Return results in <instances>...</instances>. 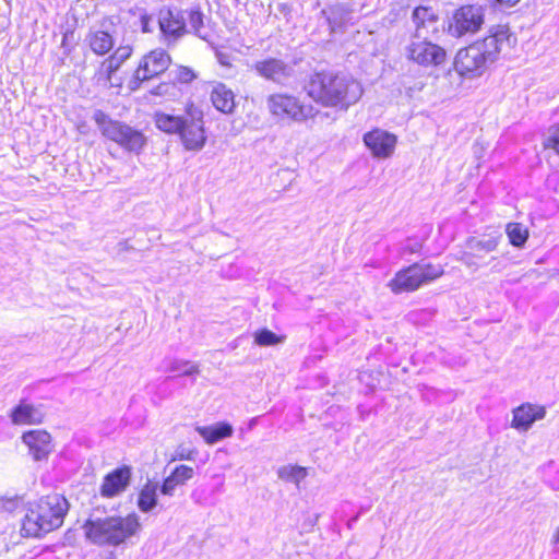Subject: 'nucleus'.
Listing matches in <instances>:
<instances>
[{
  "label": "nucleus",
  "instance_id": "1",
  "mask_svg": "<svg viewBox=\"0 0 559 559\" xmlns=\"http://www.w3.org/2000/svg\"><path fill=\"white\" fill-rule=\"evenodd\" d=\"M516 38L507 26L499 25L490 29L489 35L461 48L454 58V70L464 78L481 76L498 59L500 53L510 48Z\"/></svg>",
  "mask_w": 559,
  "mask_h": 559
},
{
  "label": "nucleus",
  "instance_id": "2",
  "mask_svg": "<svg viewBox=\"0 0 559 559\" xmlns=\"http://www.w3.org/2000/svg\"><path fill=\"white\" fill-rule=\"evenodd\" d=\"M308 95L325 107H336L343 110L356 104L362 93L361 84L346 73L318 72L314 73L307 86Z\"/></svg>",
  "mask_w": 559,
  "mask_h": 559
},
{
  "label": "nucleus",
  "instance_id": "3",
  "mask_svg": "<svg viewBox=\"0 0 559 559\" xmlns=\"http://www.w3.org/2000/svg\"><path fill=\"white\" fill-rule=\"evenodd\" d=\"M69 510L68 500L51 493L32 504L22 520L21 535L23 537L41 538L47 533L59 528Z\"/></svg>",
  "mask_w": 559,
  "mask_h": 559
},
{
  "label": "nucleus",
  "instance_id": "4",
  "mask_svg": "<svg viewBox=\"0 0 559 559\" xmlns=\"http://www.w3.org/2000/svg\"><path fill=\"white\" fill-rule=\"evenodd\" d=\"M155 126L158 130L179 135L181 143L188 151H201L206 142L203 112L190 104L182 115L157 112Z\"/></svg>",
  "mask_w": 559,
  "mask_h": 559
},
{
  "label": "nucleus",
  "instance_id": "5",
  "mask_svg": "<svg viewBox=\"0 0 559 559\" xmlns=\"http://www.w3.org/2000/svg\"><path fill=\"white\" fill-rule=\"evenodd\" d=\"M85 535L98 546L117 547L134 536L140 527L139 516L130 513L127 516H107L88 519L84 523Z\"/></svg>",
  "mask_w": 559,
  "mask_h": 559
},
{
  "label": "nucleus",
  "instance_id": "6",
  "mask_svg": "<svg viewBox=\"0 0 559 559\" xmlns=\"http://www.w3.org/2000/svg\"><path fill=\"white\" fill-rule=\"evenodd\" d=\"M444 273L441 264L415 262L395 273L388 286L394 294L411 293L430 284Z\"/></svg>",
  "mask_w": 559,
  "mask_h": 559
},
{
  "label": "nucleus",
  "instance_id": "7",
  "mask_svg": "<svg viewBox=\"0 0 559 559\" xmlns=\"http://www.w3.org/2000/svg\"><path fill=\"white\" fill-rule=\"evenodd\" d=\"M93 120L105 138L118 143L123 150L130 153L140 154L146 144V138L142 131L124 122L112 120L100 109L94 111Z\"/></svg>",
  "mask_w": 559,
  "mask_h": 559
},
{
  "label": "nucleus",
  "instance_id": "8",
  "mask_svg": "<svg viewBox=\"0 0 559 559\" xmlns=\"http://www.w3.org/2000/svg\"><path fill=\"white\" fill-rule=\"evenodd\" d=\"M406 53L409 60L425 68L442 66L447 60L445 49L428 40L420 32L414 34Z\"/></svg>",
  "mask_w": 559,
  "mask_h": 559
},
{
  "label": "nucleus",
  "instance_id": "9",
  "mask_svg": "<svg viewBox=\"0 0 559 559\" xmlns=\"http://www.w3.org/2000/svg\"><path fill=\"white\" fill-rule=\"evenodd\" d=\"M186 10L164 5L158 10L157 24L160 39L167 46H173L188 33Z\"/></svg>",
  "mask_w": 559,
  "mask_h": 559
},
{
  "label": "nucleus",
  "instance_id": "10",
  "mask_svg": "<svg viewBox=\"0 0 559 559\" xmlns=\"http://www.w3.org/2000/svg\"><path fill=\"white\" fill-rule=\"evenodd\" d=\"M484 24V10L477 4H466L456 9L448 20L447 31L452 37L460 38L478 32Z\"/></svg>",
  "mask_w": 559,
  "mask_h": 559
},
{
  "label": "nucleus",
  "instance_id": "11",
  "mask_svg": "<svg viewBox=\"0 0 559 559\" xmlns=\"http://www.w3.org/2000/svg\"><path fill=\"white\" fill-rule=\"evenodd\" d=\"M171 62L170 56L164 49H155L145 55L134 74L129 81V88L138 91L142 83L164 73Z\"/></svg>",
  "mask_w": 559,
  "mask_h": 559
},
{
  "label": "nucleus",
  "instance_id": "12",
  "mask_svg": "<svg viewBox=\"0 0 559 559\" xmlns=\"http://www.w3.org/2000/svg\"><path fill=\"white\" fill-rule=\"evenodd\" d=\"M270 111L277 117L302 121L316 115L312 106H305L290 95L275 94L267 98Z\"/></svg>",
  "mask_w": 559,
  "mask_h": 559
},
{
  "label": "nucleus",
  "instance_id": "13",
  "mask_svg": "<svg viewBox=\"0 0 559 559\" xmlns=\"http://www.w3.org/2000/svg\"><path fill=\"white\" fill-rule=\"evenodd\" d=\"M252 70L266 81L276 84H284L294 75V68L288 62L280 58L266 57L257 60L252 64Z\"/></svg>",
  "mask_w": 559,
  "mask_h": 559
},
{
  "label": "nucleus",
  "instance_id": "14",
  "mask_svg": "<svg viewBox=\"0 0 559 559\" xmlns=\"http://www.w3.org/2000/svg\"><path fill=\"white\" fill-rule=\"evenodd\" d=\"M362 142L373 157L388 158L394 152L397 138L389 131L374 128L364 134Z\"/></svg>",
  "mask_w": 559,
  "mask_h": 559
},
{
  "label": "nucleus",
  "instance_id": "15",
  "mask_svg": "<svg viewBox=\"0 0 559 559\" xmlns=\"http://www.w3.org/2000/svg\"><path fill=\"white\" fill-rule=\"evenodd\" d=\"M21 439L28 447L29 454L35 461L47 460L53 450L51 436L46 430L33 429L25 431Z\"/></svg>",
  "mask_w": 559,
  "mask_h": 559
},
{
  "label": "nucleus",
  "instance_id": "16",
  "mask_svg": "<svg viewBox=\"0 0 559 559\" xmlns=\"http://www.w3.org/2000/svg\"><path fill=\"white\" fill-rule=\"evenodd\" d=\"M132 471L130 466L123 465L108 473L100 486V495L112 498L123 492L130 485Z\"/></svg>",
  "mask_w": 559,
  "mask_h": 559
},
{
  "label": "nucleus",
  "instance_id": "17",
  "mask_svg": "<svg viewBox=\"0 0 559 559\" xmlns=\"http://www.w3.org/2000/svg\"><path fill=\"white\" fill-rule=\"evenodd\" d=\"M9 416L13 425H38L43 423L45 414L40 406L21 400Z\"/></svg>",
  "mask_w": 559,
  "mask_h": 559
},
{
  "label": "nucleus",
  "instance_id": "18",
  "mask_svg": "<svg viewBox=\"0 0 559 559\" xmlns=\"http://www.w3.org/2000/svg\"><path fill=\"white\" fill-rule=\"evenodd\" d=\"M546 415L544 406H537L530 403L520 405L513 409L512 427L526 431L532 425L539 419H543Z\"/></svg>",
  "mask_w": 559,
  "mask_h": 559
},
{
  "label": "nucleus",
  "instance_id": "19",
  "mask_svg": "<svg viewBox=\"0 0 559 559\" xmlns=\"http://www.w3.org/2000/svg\"><path fill=\"white\" fill-rule=\"evenodd\" d=\"M321 14L325 16L331 33H343L353 19V11L341 3L323 9Z\"/></svg>",
  "mask_w": 559,
  "mask_h": 559
},
{
  "label": "nucleus",
  "instance_id": "20",
  "mask_svg": "<svg viewBox=\"0 0 559 559\" xmlns=\"http://www.w3.org/2000/svg\"><path fill=\"white\" fill-rule=\"evenodd\" d=\"M195 431L207 444H214L225 438L231 437L234 428L227 421H219L211 426H195Z\"/></svg>",
  "mask_w": 559,
  "mask_h": 559
},
{
  "label": "nucleus",
  "instance_id": "21",
  "mask_svg": "<svg viewBox=\"0 0 559 559\" xmlns=\"http://www.w3.org/2000/svg\"><path fill=\"white\" fill-rule=\"evenodd\" d=\"M498 246V240L495 237L488 238H476L469 237L466 241V248L469 252H465L463 257V261L466 265H473V258L478 257L480 252H491L495 251Z\"/></svg>",
  "mask_w": 559,
  "mask_h": 559
},
{
  "label": "nucleus",
  "instance_id": "22",
  "mask_svg": "<svg viewBox=\"0 0 559 559\" xmlns=\"http://www.w3.org/2000/svg\"><path fill=\"white\" fill-rule=\"evenodd\" d=\"M213 106L223 114H231L235 108V95L225 84H217L211 93Z\"/></svg>",
  "mask_w": 559,
  "mask_h": 559
},
{
  "label": "nucleus",
  "instance_id": "23",
  "mask_svg": "<svg viewBox=\"0 0 559 559\" xmlns=\"http://www.w3.org/2000/svg\"><path fill=\"white\" fill-rule=\"evenodd\" d=\"M412 19L416 25V32L424 34V31L429 32V27H432V32L437 29L436 24L439 20L432 8L429 7H417L414 9Z\"/></svg>",
  "mask_w": 559,
  "mask_h": 559
},
{
  "label": "nucleus",
  "instance_id": "24",
  "mask_svg": "<svg viewBox=\"0 0 559 559\" xmlns=\"http://www.w3.org/2000/svg\"><path fill=\"white\" fill-rule=\"evenodd\" d=\"M132 48L129 45L118 47L111 56H109L103 63L102 67L106 73L108 81H111V76L119 70L121 64L130 58Z\"/></svg>",
  "mask_w": 559,
  "mask_h": 559
},
{
  "label": "nucleus",
  "instance_id": "25",
  "mask_svg": "<svg viewBox=\"0 0 559 559\" xmlns=\"http://www.w3.org/2000/svg\"><path fill=\"white\" fill-rule=\"evenodd\" d=\"M87 41L92 51L98 56H104L109 52L114 45L112 36L106 31H94L87 36Z\"/></svg>",
  "mask_w": 559,
  "mask_h": 559
},
{
  "label": "nucleus",
  "instance_id": "26",
  "mask_svg": "<svg viewBox=\"0 0 559 559\" xmlns=\"http://www.w3.org/2000/svg\"><path fill=\"white\" fill-rule=\"evenodd\" d=\"M158 485L147 481L139 492L138 508L143 513L151 512L158 503Z\"/></svg>",
  "mask_w": 559,
  "mask_h": 559
},
{
  "label": "nucleus",
  "instance_id": "27",
  "mask_svg": "<svg viewBox=\"0 0 559 559\" xmlns=\"http://www.w3.org/2000/svg\"><path fill=\"white\" fill-rule=\"evenodd\" d=\"M506 233L510 243L516 248H523L528 238V230L521 223H509Z\"/></svg>",
  "mask_w": 559,
  "mask_h": 559
},
{
  "label": "nucleus",
  "instance_id": "28",
  "mask_svg": "<svg viewBox=\"0 0 559 559\" xmlns=\"http://www.w3.org/2000/svg\"><path fill=\"white\" fill-rule=\"evenodd\" d=\"M277 476L284 481L294 483L298 486L306 478L307 469L299 465H285L278 468Z\"/></svg>",
  "mask_w": 559,
  "mask_h": 559
},
{
  "label": "nucleus",
  "instance_id": "29",
  "mask_svg": "<svg viewBox=\"0 0 559 559\" xmlns=\"http://www.w3.org/2000/svg\"><path fill=\"white\" fill-rule=\"evenodd\" d=\"M284 340L285 336L278 335L266 328L260 329L254 333V343L263 347L281 344Z\"/></svg>",
  "mask_w": 559,
  "mask_h": 559
},
{
  "label": "nucleus",
  "instance_id": "30",
  "mask_svg": "<svg viewBox=\"0 0 559 559\" xmlns=\"http://www.w3.org/2000/svg\"><path fill=\"white\" fill-rule=\"evenodd\" d=\"M186 11V19H189V24L192 29V33L200 38H204L205 36L202 34L204 14L201 11V8L194 7Z\"/></svg>",
  "mask_w": 559,
  "mask_h": 559
},
{
  "label": "nucleus",
  "instance_id": "31",
  "mask_svg": "<svg viewBox=\"0 0 559 559\" xmlns=\"http://www.w3.org/2000/svg\"><path fill=\"white\" fill-rule=\"evenodd\" d=\"M169 372H178L179 376H193L199 373V367L188 360H173L167 367Z\"/></svg>",
  "mask_w": 559,
  "mask_h": 559
},
{
  "label": "nucleus",
  "instance_id": "32",
  "mask_svg": "<svg viewBox=\"0 0 559 559\" xmlns=\"http://www.w3.org/2000/svg\"><path fill=\"white\" fill-rule=\"evenodd\" d=\"M193 468L188 465H178L170 473V476L174 478L175 481H177V484H179V486L190 480L193 477Z\"/></svg>",
  "mask_w": 559,
  "mask_h": 559
},
{
  "label": "nucleus",
  "instance_id": "33",
  "mask_svg": "<svg viewBox=\"0 0 559 559\" xmlns=\"http://www.w3.org/2000/svg\"><path fill=\"white\" fill-rule=\"evenodd\" d=\"M545 147L552 148L559 154V127H552L549 129V134L545 140Z\"/></svg>",
  "mask_w": 559,
  "mask_h": 559
},
{
  "label": "nucleus",
  "instance_id": "34",
  "mask_svg": "<svg viewBox=\"0 0 559 559\" xmlns=\"http://www.w3.org/2000/svg\"><path fill=\"white\" fill-rule=\"evenodd\" d=\"M194 78V72L187 67L178 68L175 75V80H177L180 83H190L193 81Z\"/></svg>",
  "mask_w": 559,
  "mask_h": 559
},
{
  "label": "nucleus",
  "instance_id": "35",
  "mask_svg": "<svg viewBox=\"0 0 559 559\" xmlns=\"http://www.w3.org/2000/svg\"><path fill=\"white\" fill-rule=\"evenodd\" d=\"M177 486H179V484L169 475L163 480L159 489L163 495L171 497Z\"/></svg>",
  "mask_w": 559,
  "mask_h": 559
},
{
  "label": "nucleus",
  "instance_id": "36",
  "mask_svg": "<svg viewBox=\"0 0 559 559\" xmlns=\"http://www.w3.org/2000/svg\"><path fill=\"white\" fill-rule=\"evenodd\" d=\"M197 453L198 451L195 449H188L181 444L176 450V459L192 461Z\"/></svg>",
  "mask_w": 559,
  "mask_h": 559
},
{
  "label": "nucleus",
  "instance_id": "37",
  "mask_svg": "<svg viewBox=\"0 0 559 559\" xmlns=\"http://www.w3.org/2000/svg\"><path fill=\"white\" fill-rule=\"evenodd\" d=\"M215 57L221 66L226 67V68L231 67V60H233L231 53L216 49Z\"/></svg>",
  "mask_w": 559,
  "mask_h": 559
},
{
  "label": "nucleus",
  "instance_id": "38",
  "mask_svg": "<svg viewBox=\"0 0 559 559\" xmlns=\"http://www.w3.org/2000/svg\"><path fill=\"white\" fill-rule=\"evenodd\" d=\"M140 24H141V29H142L143 33H151L152 32V27H151L152 16L150 14H147L146 12L141 14V16H140Z\"/></svg>",
  "mask_w": 559,
  "mask_h": 559
},
{
  "label": "nucleus",
  "instance_id": "39",
  "mask_svg": "<svg viewBox=\"0 0 559 559\" xmlns=\"http://www.w3.org/2000/svg\"><path fill=\"white\" fill-rule=\"evenodd\" d=\"M70 36L71 37L73 36V32H66L63 34L62 40H61V48L63 49L66 55L70 53V51L72 49V47L68 43V39H69Z\"/></svg>",
  "mask_w": 559,
  "mask_h": 559
},
{
  "label": "nucleus",
  "instance_id": "40",
  "mask_svg": "<svg viewBox=\"0 0 559 559\" xmlns=\"http://www.w3.org/2000/svg\"><path fill=\"white\" fill-rule=\"evenodd\" d=\"M168 88H169V84L167 83H160L158 84L155 88H153L151 91V93L153 95H158V96H162V95H165L167 92H168Z\"/></svg>",
  "mask_w": 559,
  "mask_h": 559
},
{
  "label": "nucleus",
  "instance_id": "41",
  "mask_svg": "<svg viewBox=\"0 0 559 559\" xmlns=\"http://www.w3.org/2000/svg\"><path fill=\"white\" fill-rule=\"evenodd\" d=\"M520 0H497L498 3L504 4L507 7L515 5Z\"/></svg>",
  "mask_w": 559,
  "mask_h": 559
},
{
  "label": "nucleus",
  "instance_id": "42",
  "mask_svg": "<svg viewBox=\"0 0 559 559\" xmlns=\"http://www.w3.org/2000/svg\"><path fill=\"white\" fill-rule=\"evenodd\" d=\"M359 519V515H355L354 518L349 519L348 522H347V527L348 528H353L354 524L358 521Z\"/></svg>",
  "mask_w": 559,
  "mask_h": 559
},
{
  "label": "nucleus",
  "instance_id": "43",
  "mask_svg": "<svg viewBox=\"0 0 559 559\" xmlns=\"http://www.w3.org/2000/svg\"><path fill=\"white\" fill-rule=\"evenodd\" d=\"M554 542L555 543H559V526H558V530H557V532H556V534L554 536Z\"/></svg>",
  "mask_w": 559,
  "mask_h": 559
}]
</instances>
